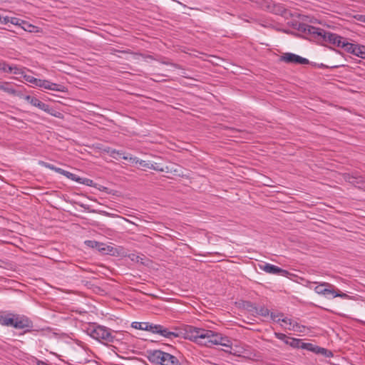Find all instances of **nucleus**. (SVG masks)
<instances>
[{"label": "nucleus", "mask_w": 365, "mask_h": 365, "mask_svg": "<svg viewBox=\"0 0 365 365\" xmlns=\"http://www.w3.org/2000/svg\"><path fill=\"white\" fill-rule=\"evenodd\" d=\"M185 331V339L200 346L212 347L215 345H221L230 349H232L231 339L220 333L192 326H188Z\"/></svg>", "instance_id": "f257e3e1"}, {"label": "nucleus", "mask_w": 365, "mask_h": 365, "mask_svg": "<svg viewBox=\"0 0 365 365\" xmlns=\"http://www.w3.org/2000/svg\"><path fill=\"white\" fill-rule=\"evenodd\" d=\"M298 29L306 34L310 35L314 38L323 40L338 47H341L344 41V38L336 34L326 31L322 29L317 28L306 24H300Z\"/></svg>", "instance_id": "f03ea898"}, {"label": "nucleus", "mask_w": 365, "mask_h": 365, "mask_svg": "<svg viewBox=\"0 0 365 365\" xmlns=\"http://www.w3.org/2000/svg\"><path fill=\"white\" fill-rule=\"evenodd\" d=\"M0 324L18 329L32 327V322L28 317L13 313H0Z\"/></svg>", "instance_id": "7ed1b4c3"}, {"label": "nucleus", "mask_w": 365, "mask_h": 365, "mask_svg": "<svg viewBox=\"0 0 365 365\" xmlns=\"http://www.w3.org/2000/svg\"><path fill=\"white\" fill-rule=\"evenodd\" d=\"M86 332L91 337L103 344L114 342L115 337L113 334L116 333L108 327L96 324L90 325Z\"/></svg>", "instance_id": "20e7f679"}, {"label": "nucleus", "mask_w": 365, "mask_h": 365, "mask_svg": "<svg viewBox=\"0 0 365 365\" xmlns=\"http://www.w3.org/2000/svg\"><path fill=\"white\" fill-rule=\"evenodd\" d=\"M149 361L161 365H181L175 356L161 350H153L148 353Z\"/></svg>", "instance_id": "39448f33"}, {"label": "nucleus", "mask_w": 365, "mask_h": 365, "mask_svg": "<svg viewBox=\"0 0 365 365\" xmlns=\"http://www.w3.org/2000/svg\"><path fill=\"white\" fill-rule=\"evenodd\" d=\"M24 98L33 106L37 107L40 110H42L53 116L60 118L61 115V113L56 111L54 109L50 108L48 104L43 103L34 96L28 95L25 96Z\"/></svg>", "instance_id": "423d86ee"}, {"label": "nucleus", "mask_w": 365, "mask_h": 365, "mask_svg": "<svg viewBox=\"0 0 365 365\" xmlns=\"http://www.w3.org/2000/svg\"><path fill=\"white\" fill-rule=\"evenodd\" d=\"M57 173L61 174L68 179L75 181L79 184L86 185L88 186H92L93 181L88 178H82L79 176L76 175L74 173H70L67 170H65L63 169L57 170Z\"/></svg>", "instance_id": "0eeeda50"}, {"label": "nucleus", "mask_w": 365, "mask_h": 365, "mask_svg": "<svg viewBox=\"0 0 365 365\" xmlns=\"http://www.w3.org/2000/svg\"><path fill=\"white\" fill-rule=\"evenodd\" d=\"M281 61L288 63L307 64L309 60L292 53H285L281 56Z\"/></svg>", "instance_id": "6e6552de"}, {"label": "nucleus", "mask_w": 365, "mask_h": 365, "mask_svg": "<svg viewBox=\"0 0 365 365\" xmlns=\"http://www.w3.org/2000/svg\"><path fill=\"white\" fill-rule=\"evenodd\" d=\"M152 329V333L159 334L161 336L170 339H173L179 336V334L178 332L169 331L168 329L160 324H153V327Z\"/></svg>", "instance_id": "1a4fd4ad"}, {"label": "nucleus", "mask_w": 365, "mask_h": 365, "mask_svg": "<svg viewBox=\"0 0 365 365\" xmlns=\"http://www.w3.org/2000/svg\"><path fill=\"white\" fill-rule=\"evenodd\" d=\"M11 24L16 25V26H19L21 29H23L24 31H29V32H34V31H36V30L37 29L36 26L31 24L30 23H29L24 20L16 18V17L11 18Z\"/></svg>", "instance_id": "9d476101"}, {"label": "nucleus", "mask_w": 365, "mask_h": 365, "mask_svg": "<svg viewBox=\"0 0 365 365\" xmlns=\"http://www.w3.org/2000/svg\"><path fill=\"white\" fill-rule=\"evenodd\" d=\"M334 286L328 282H322L314 288V290L318 294L327 295L332 294Z\"/></svg>", "instance_id": "9b49d317"}, {"label": "nucleus", "mask_w": 365, "mask_h": 365, "mask_svg": "<svg viewBox=\"0 0 365 365\" xmlns=\"http://www.w3.org/2000/svg\"><path fill=\"white\" fill-rule=\"evenodd\" d=\"M0 90L13 96H21V93L11 86L9 82L0 83Z\"/></svg>", "instance_id": "f8f14e48"}, {"label": "nucleus", "mask_w": 365, "mask_h": 365, "mask_svg": "<svg viewBox=\"0 0 365 365\" xmlns=\"http://www.w3.org/2000/svg\"><path fill=\"white\" fill-rule=\"evenodd\" d=\"M260 268L264 272L269 274H278L284 272V270H283L280 267L268 263L264 264L263 266H260Z\"/></svg>", "instance_id": "ddd939ff"}, {"label": "nucleus", "mask_w": 365, "mask_h": 365, "mask_svg": "<svg viewBox=\"0 0 365 365\" xmlns=\"http://www.w3.org/2000/svg\"><path fill=\"white\" fill-rule=\"evenodd\" d=\"M131 327L136 329L145 330L152 332L153 329L151 328L153 327V324L148 322H133Z\"/></svg>", "instance_id": "4468645a"}, {"label": "nucleus", "mask_w": 365, "mask_h": 365, "mask_svg": "<svg viewBox=\"0 0 365 365\" xmlns=\"http://www.w3.org/2000/svg\"><path fill=\"white\" fill-rule=\"evenodd\" d=\"M359 44H354L348 42H345L344 40L341 47L344 48L346 51L353 55L356 56L357 51L359 50Z\"/></svg>", "instance_id": "2eb2a0df"}, {"label": "nucleus", "mask_w": 365, "mask_h": 365, "mask_svg": "<svg viewBox=\"0 0 365 365\" xmlns=\"http://www.w3.org/2000/svg\"><path fill=\"white\" fill-rule=\"evenodd\" d=\"M123 158L124 160H129L133 163H139V165L143 168H149V166H150V163L143 160H139L136 157L133 156H128V155H123Z\"/></svg>", "instance_id": "dca6fc26"}, {"label": "nucleus", "mask_w": 365, "mask_h": 365, "mask_svg": "<svg viewBox=\"0 0 365 365\" xmlns=\"http://www.w3.org/2000/svg\"><path fill=\"white\" fill-rule=\"evenodd\" d=\"M85 244L92 248H96L101 251H106V248L103 247V244L96 242L95 240H86Z\"/></svg>", "instance_id": "f3484780"}, {"label": "nucleus", "mask_w": 365, "mask_h": 365, "mask_svg": "<svg viewBox=\"0 0 365 365\" xmlns=\"http://www.w3.org/2000/svg\"><path fill=\"white\" fill-rule=\"evenodd\" d=\"M5 73H13L16 75H24V71L21 68L17 66H12L7 64V68H6Z\"/></svg>", "instance_id": "a211bd4d"}, {"label": "nucleus", "mask_w": 365, "mask_h": 365, "mask_svg": "<svg viewBox=\"0 0 365 365\" xmlns=\"http://www.w3.org/2000/svg\"><path fill=\"white\" fill-rule=\"evenodd\" d=\"M105 152L109 154V155L113 158L117 159L116 155L121 156L123 158V155H125V153L121 150H117L115 149H112L110 148H108L104 150Z\"/></svg>", "instance_id": "6ab92c4d"}, {"label": "nucleus", "mask_w": 365, "mask_h": 365, "mask_svg": "<svg viewBox=\"0 0 365 365\" xmlns=\"http://www.w3.org/2000/svg\"><path fill=\"white\" fill-rule=\"evenodd\" d=\"M48 90L56 91H59V92H66L67 91V88L64 86L58 84V83H52L51 81H50Z\"/></svg>", "instance_id": "aec40b11"}, {"label": "nucleus", "mask_w": 365, "mask_h": 365, "mask_svg": "<svg viewBox=\"0 0 365 365\" xmlns=\"http://www.w3.org/2000/svg\"><path fill=\"white\" fill-rule=\"evenodd\" d=\"M23 77L26 81L33 84L34 86H36L39 80L38 78L26 74L23 75Z\"/></svg>", "instance_id": "412c9836"}, {"label": "nucleus", "mask_w": 365, "mask_h": 365, "mask_svg": "<svg viewBox=\"0 0 365 365\" xmlns=\"http://www.w3.org/2000/svg\"><path fill=\"white\" fill-rule=\"evenodd\" d=\"M256 312L259 315H261L262 317H267L269 314V309L265 307H260L256 309Z\"/></svg>", "instance_id": "4be33fe9"}, {"label": "nucleus", "mask_w": 365, "mask_h": 365, "mask_svg": "<svg viewBox=\"0 0 365 365\" xmlns=\"http://www.w3.org/2000/svg\"><path fill=\"white\" fill-rule=\"evenodd\" d=\"M331 295L333 296V297H341L345 299H351V296L348 295L347 294L343 292L338 293L334 290V289H333V293Z\"/></svg>", "instance_id": "5701e85b"}, {"label": "nucleus", "mask_w": 365, "mask_h": 365, "mask_svg": "<svg viewBox=\"0 0 365 365\" xmlns=\"http://www.w3.org/2000/svg\"><path fill=\"white\" fill-rule=\"evenodd\" d=\"M274 336L279 340L284 341L286 344L288 342V340H290V337H288L286 334L279 332H275Z\"/></svg>", "instance_id": "b1692460"}, {"label": "nucleus", "mask_w": 365, "mask_h": 365, "mask_svg": "<svg viewBox=\"0 0 365 365\" xmlns=\"http://www.w3.org/2000/svg\"><path fill=\"white\" fill-rule=\"evenodd\" d=\"M356 56L365 59V46L359 44Z\"/></svg>", "instance_id": "393cba45"}, {"label": "nucleus", "mask_w": 365, "mask_h": 365, "mask_svg": "<svg viewBox=\"0 0 365 365\" xmlns=\"http://www.w3.org/2000/svg\"><path fill=\"white\" fill-rule=\"evenodd\" d=\"M41 164L50 170H54L56 173H57L58 170H62V168L55 167L53 165L48 163L41 162Z\"/></svg>", "instance_id": "a878e982"}, {"label": "nucleus", "mask_w": 365, "mask_h": 365, "mask_svg": "<svg viewBox=\"0 0 365 365\" xmlns=\"http://www.w3.org/2000/svg\"><path fill=\"white\" fill-rule=\"evenodd\" d=\"M288 342L289 343H287V344H289L292 347H298L300 340L294 338H290V340H288Z\"/></svg>", "instance_id": "bb28decb"}, {"label": "nucleus", "mask_w": 365, "mask_h": 365, "mask_svg": "<svg viewBox=\"0 0 365 365\" xmlns=\"http://www.w3.org/2000/svg\"><path fill=\"white\" fill-rule=\"evenodd\" d=\"M149 169H152V170L160 171V172L165 171L163 168L160 167L158 163H150V166H149Z\"/></svg>", "instance_id": "cd10ccee"}, {"label": "nucleus", "mask_w": 365, "mask_h": 365, "mask_svg": "<svg viewBox=\"0 0 365 365\" xmlns=\"http://www.w3.org/2000/svg\"><path fill=\"white\" fill-rule=\"evenodd\" d=\"M11 17H9V16H4V17L1 16V19L0 24H6L9 22L11 23Z\"/></svg>", "instance_id": "c85d7f7f"}, {"label": "nucleus", "mask_w": 365, "mask_h": 365, "mask_svg": "<svg viewBox=\"0 0 365 365\" xmlns=\"http://www.w3.org/2000/svg\"><path fill=\"white\" fill-rule=\"evenodd\" d=\"M6 68H7V63L4 61H0V71L4 72V71H6Z\"/></svg>", "instance_id": "c756f323"}, {"label": "nucleus", "mask_w": 365, "mask_h": 365, "mask_svg": "<svg viewBox=\"0 0 365 365\" xmlns=\"http://www.w3.org/2000/svg\"><path fill=\"white\" fill-rule=\"evenodd\" d=\"M355 18H356L358 21H359L363 22V23H364V24H365V15H356V16H355Z\"/></svg>", "instance_id": "7c9ffc66"}, {"label": "nucleus", "mask_w": 365, "mask_h": 365, "mask_svg": "<svg viewBox=\"0 0 365 365\" xmlns=\"http://www.w3.org/2000/svg\"><path fill=\"white\" fill-rule=\"evenodd\" d=\"M45 81H46L45 79H39L38 82L36 85V87L42 88Z\"/></svg>", "instance_id": "2f4dec72"}, {"label": "nucleus", "mask_w": 365, "mask_h": 365, "mask_svg": "<svg viewBox=\"0 0 365 365\" xmlns=\"http://www.w3.org/2000/svg\"><path fill=\"white\" fill-rule=\"evenodd\" d=\"M49 85H50V81L48 80H46L42 88L48 90Z\"/></svg>", "instance_id": "473e14b6"}, {"label": "nucleus", "mask_w": 365, "mask_h": 365, "mask_svg": "<svg viewBox=\"0 0 365 365\" xmlns=\"http://www.w3.org/2000/svg\"><path fill=\"white\" fill-rule=\"evenodd\" d=\"M317 352L318 353H322L323 354H326V352L327 351V350L324 348H319V347H317Z\"/></svg>", "instance_id": "72a5a7b5"}, {"label": "nucleus", "mask_w": 365, "mask_h": 365, "mask_svg": "<svg viewBox=\"0 0 365 365\" xmlns=\"http://www.w3.org/2000/svg\"><path fill=\"white\" fill-rule=\"evenodd\" d=\"M282 321L283 322H284L285 324H289V325H292L291 319H289V318H287V317H286V318H284V319H282Z\"/></svg>", "instance_id": "f704fd0d"}, {"label": "nucleus", "mask_w": 365, "mask_h": 365, "mask_svg": "<svg viewBox=\"0 0 365 365\" xmlns=\"http://www.w3.org/2000/svg\"><path fill=\"white\" fill-rule=\"evenodd\" d=\"M163 63L164 64H170V65H172L173 66L175 67V68H178V66L177 64H174V63H168V62H165V61H163Z\"/></svg>", "instance_id": "c9c22d12"}, {"label": "nucleus", "mask_w": 365, "mask_h": 365, "mask_svg": "<svg viewBox=\"0 0 365 365\" xmlns=\"http://www.w3.org/2000/svg\"><path fill=\"white\" fill-rule=\"evenodd\" d=\"M225 351L229 352V353H231V351H230V350H225Z\"/></svg>", "instance_id": "e433bc0d"}, {"label": "nucleus", "mask_w": 365, "mask_h": 365, "mask_svg": "<svg viewBox=\"0 0 365 365\" xmlns=\"http://www.w3.org/2000/svg\"><path fill=\"white\" fill-rule=\"evenodd\" d=\"M180 5H182L183 6H185V5L182 4V3H180L179 1H178Z\"/></svg>", "instance_id": "4c0bfd02"}]
</instances>
